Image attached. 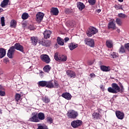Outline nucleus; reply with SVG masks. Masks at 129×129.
<instances>
[{
    "mask_svg": "<svg viewBox=\"0 0 129 129\" xmlns=\"http://www.w3.org/2000/svg\"><path fill=\"white\" fill-rule=\"evenodd\" d=\"M112 87H109L107 89L108 92L110 93H118V92H123L124 88L122 84L119 83V86L116 83H112L111 84ZM120 86V87H119Z\"/></svg>",
    "mask_w": 129,
    "mask_h": 129,
    "instance_id": "f257e3e1",
    "label": "nucleus"
},
{
    "mask_svg": "<svg viewBox=\"0 0 129 129\" xmlns=\"http://www.w3.org/2000/svg\"><path fill=\"white\" fill-rule=\"evenodd\" d=\"M67 114L68 118H73V119H75L78 116V112L74 110H69Z\"/></svg>",
    "mask_w": 129,
    "mask_h": 129,
    "instance_id": "f03ea898",
    "label": "nucleus"
},
{
    "mask_svg": "<svg viewBox=\"0 0 129 129\" xmlns=\"http://www.w3.org/2000/svg\"><path fill=\"white\" fill-rule=\"evenodd\" d=\"M98 32V30L97 29L92 27L87 31V35L88 37H92L93 35H95Z\"/></svg>",
    "mask_w": 129,
    "mask_h": 129,
    "instance_id": "7ed1b4c3",
    "label": "nucleus"
},
{
    "mask_svg": "<svg viewBox=\"0 0 129 129\" xmlns=\"http://www.w3.org/2000/svg\"><path fill=\"white\" fill-rule=\"evenodd\" d=\"M83 122L81 120H74L71 122V126L73 128H77L82 125Z\"/></svg>",
    "mask_w": 129,
    "mask_h": 129,
    "instance_id": "20e7f679",
    "label": "nucleus"
},
{
    "mask_svg": "<svg viewBox=\"0 0 129 129\" xmlns=\"http://www.w3.org/2000/svg\"><path fill=\"white\" fill-rule=\"evenodd\" d=\"M85 43L89 47H94V39L86 38L84 40Z\"/></svg>",
    "mask_w": 129,
    "mask_h": 129,
    "instance_id": "39448f33",
    "label": "nucleus"
},
{
    "mask_svg": "<svg viewBox=\"0 0 129 129\" xmlns=\"http://www.w3.org/2000/svg\"><path fill=\"white\" fill-rule=\"evenodd\" d=\"M40 59L43 61V62H44L45 63H46V64H49L50 62H51V59H50V57L47 54H42L40 56Z\"/></svg>",
    "mask_w": 129,
    "mask_h": 129,
    "instance_id": "423d86ee",
    "label": "nucleus"
},
{
    "mask_svg": "<svg viewBox=\"0 0 129 129\" xmlns=\"http://www.w3.org/2000/svg\"><path fill=\"white\" fill-rule=\"evenodd\" d=\"M44 16H45V14L42 12L37 13L36 15V21L38 22V23H41L43 20V18H44Z\"/></svg>",
    "mask_w": 129,
    "mask_h": 129,
    "instance_id": "0eeeda50",
    "label": "nucleus"
},
{
    "mask_svg": "<svg viewBox=\"0 0 129 129\" xmlns=\"http://www.w3.org/2000/svg\"><path fill=\"white\" fill-rule=\"evenodd\" d=\"M12 47L14 48V50L16 49L22 53L24 52V46L20 44V43H16L14 46H12Z\"/></svg>",
    "mask_w": 129,
    "mask_h": 129,
    "instance_id": "6e6552de",
    "label": "nucleus"
},
{
    "mask_svg": "<svg viewBox=\"0 0 129 129\" xmlns=\"http://www.w3.org/2000/svg\"><path fill=\"white\" fill-rule=\"evenodd\" d=\"M115 114L118 119H123L124 118V114L120 111H116Z\"/></svg>",
    "mask_w": 129,
    "mask_h": 129,
    "instance_id": "1a4fd4ad",
    "label": "nucleus"
},
{
    "mask_svg": "<svg viewBox=\"0 0 129 129\" xmlns=\"http://www.w3.org/2000/svg\"><path fill=\"white\" fill-rule=\"evenodd\" d=\"M29 121L33 122H39L40 120H39V118H38L37 115H33L29 119Z\"/></svg>",
    "mask_w": 129,
    "mask_h": 129,
    "instance_id": "9d476101",
    "label": "nucleus"
},
{
    "mask_svg": "<svg viewBox=\"0 0 129 129\" xmlns=\"http://www.w3.org/2000/svg\"><path fill=\"white\" fill-rule=\"evenodd\" d=\"M55 58L58 62H66L67 61V56L66 55L59 56V58H57V56L55 55Z\"/></svg>",
    "mask_w": 129,
    "mask_h": 129,
    "instance_id": "9b49d317",
    "label": "nucleus"
},
{
    "mask_svg": "<svg viewBox=\"0 0 129 129\" xmlns=\"http://www.w3.org/2000/svg\"><path fill=\"white\" fill-rule=\"evenodd\" d=\"M15 51H16V50L14 49V47H12V46L10 47L7 53V55L9 58H13V54H14V52H15Z\"/></svg>",
    "mask_w": 129,
    "mask_h": 129,
    "instance_id": "f8f14e48",
    "label": "nucleus"
},
{
    "mask_svg": "<svg viewBox=\"0 0 129 129\" xmlns=\"http://www.w3.org/2000/svg\"><path fill=\"white\" fill-rule=\"evenodd\" d=\"M50 13L53 16H58L59 10L56 8H52L50 11Z\"/></svg>",
    "mask_w": 129,
    "mask_h": 129,
    "instance_id": "ddd939ff",
    "label": "nucleus"
},
{
    "mask_svg": "<svg viewBox=\"0 0 129 129\" xmlns=\"http://www.w3.org/2000/svg\"><path fill=\"white\" fill-rule=\"evenodd\" d=\"M51 34H52V32H51V31L46 30L44 31L43 33L44 39H49L51 36Z\"/></svg>",
    "mask_w": 129,
    "mask_h": 129,
    "instance_id": "4468645a",
    "label": "nucleus"
},
{
    "mask_svg": "<svg viewBox=\"0 0 129 129\" xmlns=\"http://www.w3.org/2000/svg\"><path fill=\"white\" fill-rule=\"evenodd\" d=\"M78 47V44L75 43H71L69 44V48L71 51H73L74 49H76Z\"/></svg>",
    "mask_w": 129,
    "mask_h": 129,
    "instance_id": "2eb2a0df",
    "label": "nucleus"
},
{
    "mask_svg": "<svg viewBox=\"0 0 129 129\" xmlns=\"http://www.w3.org/2000/svg\"><path fill=\"white\" fill-rule=\"evenodd\" d=\"M108 27L109 29H112V30H115L116 29V26H115V24L113 22V20H112L108 23Z\"/></svg>",
    "mask_w": 129,
    "mask_h": 129,
    "instance_id": "dca6fc26",
    "label": "nucleus"
},
{
    "mask_svg": "<svg viewBox=\"0 0 129 129\" xmlns=\"http://www.w3.org/2000/svg\"><path fill=\"white\" fill-rule=\"evenodd\" d=\"M92 116L94 119H98L101 117V115L99 113L95 112L92 114Z\"/></svg>",
    "mask_w": 129,
    "mask_h": 129,
    "instance_id": "f3484780",
    "label": "nucleus"
},
{
    "mask_svg": "<svg viewBox=\"0 0 129 129\" xmlns=\"http://www.w3.org/2000/svg\"><path fill=\"white\" fill-rule=\"evenodd\" d=\"M46 87H48V88H54V81L46 82Z\"/></svg>",
    "mask_w": 129,
    "mask_h": 129,
    "instance_id": "a211bd4d",
    "label": "nucleus"
},
{
    "mask_svg": "<svg viewBox=\"0 0 129 129\" xmlns=\"http://www.w3.org/2000/svg\"><path fill=\"white\" fill-rule=\"evenodd\" d=\"M31 42L33 45H37V43L39 42V39H38V37L33 36L31 38Z\"/></svg>",
    "mask_w": 129,
    "mask_h": 129,
    "instance_id": "6ab92c4d",
    "label": "nucleus"
},
{
    "mask_svg": "<svg viewBox=\"0 0 129 129\" xmlns=\"http://www.w3.org/2000/svg\"><path fill=\"white\" fill-rule=\"evenodd\" d=\"M67 74L69 77H71V78H74V77H75V73L73 71L68 70L67 71Z\"/></svg>",
    "mask_w": 129,
    "mask_h": 129,
    "instance_id": "aec40b11",
    "label": "nucleus"
},
{
    "mask_svg": "<svg viewBox=\"0 0 129 129\" xmlns=\"http://www.w3.org/2000/svg\"><path fill=\"white\" fill-rule=\"evenodd\" d=\"M37 116L39 120H44V119H45V114L43 112L38 113Z\"/></svg>",
    "mask_w": 129,
    "mask_h": 129,
    "instance_id": "412c9836",
    "label": "nucleus"
},
{
    "mask_svg": "<svg viewBox=\"0 0 129 129\" xmlns=\"http://www.w3.org/2000/svg\"><path fill=\"white\" fill-rule=\"evenodd\" d=\"M61 96L63 97L64 98H66V99H68V100H70L71 99V95L70 93H63L61 95Z\"/></svg>",
    "mask_w": 129,
    "mask_h": 129,
    "instance_id": "4be33fe9",
    "label": "nucleus"
},
{
    "mask_svg": "<svg viewBox=\"0 0 129 129\" xmlns=\"http://www.w3.org/2000/svg\"><path fill=\"white\" fill-rule=\"evenodd\" d=\"M101 70L102 71H104L105 72H108V71H110V68L109 67H106L105 66H101L100 67Z\"/></svg>",
    "mask_w": 129,
    "mask_h": 129,
    "instance_id": "5701e85b",
    "label": "nucleus"
},
{
    "mask_svg": "<svg viewBox=\"0 0 129 129\" xmlns=\"http://www.w3.org/2000/svg\"><path fill=\"white\" fill-rule=\"evenodd\" d=\"M77 7L78 9H79L80 11H82V10L85 8V5H84V4L81 2H78L77 3Z\"/></svg>",
    "mask_w": 129,
    "mask_h": 129,
    "instance_id": "b1692460",
    "label": "nucleus"
},
{
    "mask_svg": "<svg viewBox=\"0 0 129 129\" xmlns=\"http://www.w3.org/2000/svg\"><path fill=\"white\" fill-rule=\"evenodd\" d=\"M50 44L51 42L50 41V40H43L42 41V45L43 46H45L46 47L50 46Z\"/></svg>",
    "mask_w": 129,
    "mask_h": 129,
    "instance_id": "393cba45",
    "label": "nucleus"
},
{
    "mask_svg": "<svg viewBox=\"0 0 129 129\" xmlns=\"http://www.w3.org/2000/svg\"><path fill=\"white\" fill-rule=\"evenodd\" d=\"M6 49L4 48H0V58L1 59L4 58L6 56Z\"/></svg>",
    "mask_w": 129,
    "mask_h": 129,
    "instance_id": "a878e982",
    "label": "nucleus"
},
{
    "mask_svg": "<svg viewBox=\"0 0 129 129\" xmlns=\"http://www.w3.org/2000/svg\"><path fill=\"white\" fill-rule=\"evenodd\" d=\"M10 0H4L3 2H2L1 4V7H2V8H5L7 7V6H8V5H9V1Z\"/></svg>",
    "mask_w": 129,
    "mask_h": 129,
    "instance_id": "bb28decb",
    "label": "nucleus"
},
{
    "mask_svg": "<svg viewBox=\"0 0 129 129\" xmlns=\"http://www.w3.org/2000/svg\"><path fill=\"white\" fill-rule=\"evenodd\" d=\"M57 44L60 46H63V45H64V39L61 38L60 37H57Z\"/></svg>",
    "mask_w": 129,
    "mask_h": 129,
    "instance_id": "cd10ccee",
    "label": "nucleus"
},
{
    "mask_svg": "<svg viewBox=\"0 0 129 129\" xmlns=\"http://www.w3.org/2000/svg\"><path fill=\"white\" fill-rule=\"evenodd\" d=\"M37 126L38 127L37 129H48V126L44 124H42L41 123H39L37 124Z\"/></svg>",
    "mask_w": 129,
    "mask_h": 129,
    "instance_id": "c85d7f7f",
    "label": "nucleus"
},
{
    "mask_svg": "<svg viewBox=\"0 0 129 129\" xmlns=\"http://www.w3.org/2000/svg\"><path fill=\"white\" fill-rule=\"evenodd\" d=\"M106 46L109 48H112V41L111 40H107L106 42Z\"/></svg>",
    "mask_w": 129,
    "mask_h": 129,
    "instance_id": "c756f323",
    "label": "nucleus"
},
{
    "mask_svg": "<svg viewBox=\"0 0 129 129\" xmlns=\"http://www.w3.org/2000/svg\"><path fill=\"white\" fill-rule=\"evenodd\" d=\"M39 85L41 86L42 87H44V86H47V81H41L38 82Z\"/></svg>",
    "mask_w": 129,
    "mask_h": 129,
    "instance_id": "7c9ffc66",
    "label": "nucleus"
},
{
    "mask_svg": "<svg viewBox=\"0 0 129 129\" xmlns=\"http://www.w3.org/2000/svg\"><path fill=\"white\" fill-rule=\"evenodd\" d=\"M51 70V66L46 65L43 68V71L44 72H49Z\"/></svg>",
    "mask_w": 129,
    "mask_h": 129,
    "instance_id": "2f4dec72",
    "label": "nucleus"
},
{
    "mask_svg": "<svg viewBox=\"0 0 129 129\" xmlns=\"http://www.w3.org/2000/svg\"><path fill=\"white\" fill-rule=\"evenodd\" d=\"M16 26H17V21L15 20H12L10 23V26L11 28H16Z\"/></svg>",
    "mask_w": 129,
    "mask_h": 129,
    "instance_id": "473e14b6",
    "label": "nucleus"
},
{
    "mask_svg": "<svg viewBox=\"0 0 129 129\" xmlns=\"http://www.w3.org/2000/svg\"><path fill=\"white\" fill-rule=\"evenodd\" d=\"M60 87V85L58 83V81L56 80L53 81V88H59Z\"/></svg>",
    "mask_w": 129,
    "mask_h": 129,
    "instance_id": "72a5a7b5",
    "label": "nucleus"
},
{
    "mask_svg": "<svg viewBox=\"0 0 129 129\" xmlns=\"http://www.w3.org/2000/svg\"><path fill=\"white\" fill-rule=\"evenodd\" d=\"M29 18V14L28 13H23L22 15V19L23 20H27Z\"/></svg>",
    "mask_w": 129,
    "mask_h": 129,
    "instance_id": "f704fd0d",
    "label": "nucleus"
},
{
    "mask_svg": "<svg viewBox=\"0 0 129 129\" xmlns=\"http://www.w3.org/2000/svg\"><path fill=\"white\" fill-rule=\"evenodd\" d=\"M115 22L118 26H121V25H122V22L119 18H116Z\"/></svg>",
    "mask_w": 129,
    "mask_h": 129,
    "instance_id": "c9c22d12",
    "label": "nucleus"
},
{
    "mask_svg": "<svg viewBox=\"0 0 129 129\" xmlns=\"http://www.w3.org/2000/svg\"><path fill=\"white\" fill-rule=\"evenodd\" d=\"M118 17L121 19H125L126 18V15L123 13H119L118 14Z\"/></svg>",
    "mask_w": 129,
    "mask_h": 129,
    "instance_id": "e433bc0d",
    "label": "nucleus"
},
{
    "mask_svg": "<svg viewBox=\"0 0 129 129\" xmlns=\"http://www.w3.org/2000/svg\"><path fill=\"white\" fill-rule=\"evenodd\" d=\"M42 101L45 103H49V102H50V99H49V98L47 97L42 98Z\"/></svg>",
    "mask_w": 129,
    "mask_h": 129,
    "instance_id": "4c0bfd02",
    "label": "nucleus"
},
{
    "mask_svg": "<svg viewBox=\"0 0 129 129\" xmlns=\"http://www.w3.org/2000/svg\"><path fill=\"white\" fill-rule=\"evenodd\" d=\"M46 120L48 123H53V118L50 116L47 117Z\"/></svg>",
    "mask_w": 129,
    "mask_h": 129,
    "instance_id": "58836bf2",
    "label": "nucleus"
},
{
    "mask_svg": "<svg viewBox=\"0 0 129 129\" xmlns=\"http://www.w3.org/2000/svg\"><path fill=\"white\" fill-rule=\"evenodd\" d=\"M119 52L120 53H125V49H124V47H123V46H121V47L119 49Z\"/></svg>",
    "mask_w": 129,
    "mask_h": 129,
    "instance_id": "ea45409f",
    "label": "nucleus"
},
{
    "mask_svg": "<svg viewBox=\"0 0 129 129\" xmlns=\"http://www.w3.org/2000/svg\"><path fill=\"white\" fill-rule=\"evenodd\" d=\"M15 99L16 101H19V100L21 99V95L18 93L16 94L15 95Z\"/></svg>",
    "mask_w": 129,
    "mask_h": 129,
    "instance_id": "a19ab883",
    "label": "nucleus"
},
{
    "mask_svg": "<svg viewBox=\"0 0 129 129\" xmlns=\"http://www.w3.org/2000/svg\"><path fill=\"white\" fill-rule=\"evenodd\" d=\"M1 24H2V27L5 26V17H1Z\"/></svg>",
    "mask_w": 129,
    "mask_h": 129,
    "instance_id": "79ce46f5",
    "label": "nucleus"
},
{
    "mask_svg": "<svg viewBox=\"0 0 129 129\" xmlns=\"http://www.w3.org/2000/svg\"><path fill=\"white\" fill-rule=\"evenodd\" d=\"M111 58H113V59L117 58V55L115 52H112L111 53Z\"/></svg>",
    "mask_w": 129,
    "mask_h": 129,
    "instance_id": "37998d69",
    "label": "nucleus"
},
{
    "mask_svg": "<svg viewBox=\"0 0 129 129\" xmlns=\"http://www.w3.org/2000/svg\"><path fill=\"white\" fill-rule=\"evenodd\" d=\"M88 3H89L90 5L93 6L95 5L96 1L95 0H89Z\"/></svg>",
    "mask_w": 129,
    "mask_h": 129,
    "instance_id": "c03bdc74",
    "label": "nucleus"
},
{
    "mask_svg": "<svg viewBox=\"0 0 129 129\" xmlns=\"http://www.w3.org/2000/svg\"><path fill=\"white\" fill-rule=\"evenodd\" d=\"M121 7L122 6L119 5H115V8L116 10H122V8Z\"/></svg>",
    "mask_w": 129,
    "mask_h": 129,
    "instance_id": "a18cd8bd",
    "label": "nucleus"
},
{
    "mask_svg": "<svg viewBox=\"0 0 129 129\" xmlns=\"http://www.w3.org/2000/svg\"><path fill=\"white\" fill-rule=\"evenodd\" d=\"M56 56H57V59H60V56H59V53L56 52L55 54H54V59L55 60H56V61H57V59L56 58Z\"/></svg>",
    "mask_w": 129,
    "mask_h": 129,
    "instance_id": "49530a36",
    "label": "nucleus"
},
{
    "mask_svg": "<svg viewBox=\"0 0 129 129\" xmlns=\"http://www.w3.org/2000/svg\"><path fill=\"white\" fill-rule=\"evenodd\" d=\"M5 95H6V93L5 92V91L0 90V96H5Z\"/></svg>",
    "mask_w": 129,
    "mask_h": 129,
    "instance_id": "de8ad7c7",
    "label": "nucleus"
},
{
    "mask_svg": "<svg viewBox=\"0 0 129 129\" xmlns=\"http://www.w3.org/2000/svg\"><path fill=\"white\" fill-rule=\"evenodd\" d=\"M124 47L125 49H126V50L129 51V43L125 44L124 45Z\"/></svg>",
    "mask_w": 129,
    "mask_h": 129,
    "instance_id": "09e8293b",
    "label": "nucleus"
},
{
    "mask_svg": "<svg viewBox=\"0 0 129 129\" xmlns=\"http://www.w3.org/2000/svg\"><path fill=\"white\" fill-rule=\"evenodd\" d=\"M9 58H5L4 60V63H6V64H7L8 63H9Z\"/></svg>",
    "mask_w": 129,
    "mask_h": 129,
    "instance_id": "8fccbe9b",
    "label": "nucleus"
},
{
    "mask_svg": "<svg viewBox=\"0 0 129 129\" xmlns=\"http://www.w3.org/2000/svg\"><path fill=\"white\" fill-rule=\"evenodd\" d=\"M93 63H94V61H93V60H89L88 61V64L89 65H92V64H93Z\"/></svg>",
    "mask_w": 129,
    "mask_h": 129,
    "instance_id": "3c124183",
    "label": "nucleus"
},
{
    "mask_svg": "<svg viewBox=\"0 0 129 129\" xmlns=\"http://www.w3.org/2000/svg\"><path fill=\"white\" fill-rule=\"evenodd\" d=\"M64 41L65 42V43H67V42H68V41H69V38L68 37H66L64 39Z\"/></svg>",
    "mask_w": 129,
    "mask_h": 129,
    "instance_id": "603ef678",
    "label": "nucleus"
},
{
    "mask_svg": "<svg viewBox=\"0 0 129 129\" xmlns=\"http://www.w3.org/2000/svg\"><path fill=\"white\" fill-rule=\"evenodd\" d=\"M90 77H91V78H92V77H95V74H91L90 75Z\"/></svg>",
    "mask_w": 129,
    "mask_h": 129,
    "instance_id": "864d4df0",
    "label": "nucleus"
},
{
    "mask_svg": "<svg viewBox=\"0 0 129 129\" xmlns=\"http://www.w3.org/2000/svg\"><path fill=\"white\" fill-rule=\"evenodd\" d=\"M97 13H100V12H101V10L98 9V10H97Z\"/></svg>",
    "mask_w": 129,
    "mask_h": 129,
    "instance_id": "5fc2aeb1",
    "label": "nucleus"
},
{
    "mask_svg": "<svg viewBox=\"0 0 129 129\" xmlns=\"http://www.w3.org/2000/svg\"><path fill=\"white\" fill-rule=\"evenodd\" d=\"M2 12H4V9H3V8H0V13H2Z\"/></svg>",
    "mask_w": 129,
    "mask_h": 129,
    "instance_id": "6e6d98bb",
    "label": "nucleus"
},
{
    "mask_svg": "<svg viewBox=\"0 0 129 129\" xmlns=\"http://www.w3.org/2000/svg\"><path fill=\"white\" fill-rule=\"evenodd\" d=\"M3 113V110L2 109H0V114H2Z\"/></svg>",
    "mask_w": 129,
    "mask_h": 129,
    "instance_id": "4d7b16f0",
    "label": "nucleus"
},
{
    "mask_svg": "<svg viewBox=\"0 0 129 129\" xmlns=\"http://www.w3.org/2000/svg\"><path fill=\"white\" fill-rule=\"evenodd\" d=\"M3 89H4V88H3V87L0 85V90H3Z\"/></svg>",
    "mask_w": 129,
    "mask_h": 129,
    "instance_id": "13d9d810",
    "label": "nucleus"
},
{
    "mask_svg": "<svg viewBox=\"0 0 129 129\" xmlns=\"http://www.w3.org/2000/svg\"><path fill=\"white\" fill-rule=\"evenodd\" d=\"M118 2H119L120 3H122V2H123V0H118Z\"/></svg>",
    "mask_w": 129,
    "mask_h": 129,
    "instance_id": "bf43d9fd",
    "label": "nucleus"
},
{
    "mask_svg": "<svg viewBox=\"0 0 129 129\" xmlns=\"http://www.w3.org/2000/svg\"><path fill=\"white\" fill-rule=\"evenodd\" d=\"M117 32L119 33L120 32V30L119 29H117Z\"/></svg>",
    "mask_w": 129,
    "mask_h": 129,
    "instance_id": "052dcab7",
    "label": "nucleus"
},
{
    "mask_svg": "<svg viewBox=\"0 0 129 129\" xmlns=\"http://www.w3.org/2000/svg\"><path fill=\"white\" fill-rule=\"evenodd\" d=\"M30 30H34V29H33V28L32 29H30Z\"/></svg>",
    "mask_w": 129,
    "mask_h": 129,
    "instance_id": "680f3d73",
    "label": "nucleus"
},
{
    "mask_svg": "<svg viewBox=\"0 0 129 129\" xmlns=\"http://www.w3.org/2000/svg\"><path fill=\"white\" fill-rule=\"evenodd\" d=\"M32 115H34V113H32Z\"/></svg>",
    "mask_w": 129,
    "mask_h": 129,
    "instance_id": "e2e57ef3",
    "label": "nucleus"
},
{
    "mask_svg": "<svg viewBox=\"0 0 129 129\" xmlns=\"http://www.w3.org/2000/svg\"><path fill=\"white\" fill-rule=\"evenodd\" d=\"M128 90L129 91V88H128Z\"/></svg>",
    "mask_w": 129,
    "mask_h": 129,
    "instance_id": "0e129e2a",
    "label": "nucleus"
},
{
    "mask_svg": "<svg viewBox=\"0 0 129 129\" xmlns=\"http://www.w3.org/2000/svg\"><path fill=\"white\" fill-rule=\"evenodd\" d=\"M67 11H68V9H67Z\"/></svg>",
    "mask_w": 129,
    "mask_h": 129,
    "instance_id": "69168bd1",
    "label": "nucleus"
},
{
    "mask_svg": "<svg viewBox=\"0 0 129 129\" xmlns=\"http://www.w3.org/2000/svg\"><path fill=\"white\" fill-rule=\"evenodd\" d=\"M89 0H88V1H89Z\"/></svg>",
    "mask_w": 129,
    "mask_h": 129,
    "instance_id": "338daca9",
    "label": "nucleus"
}]
</instances>
